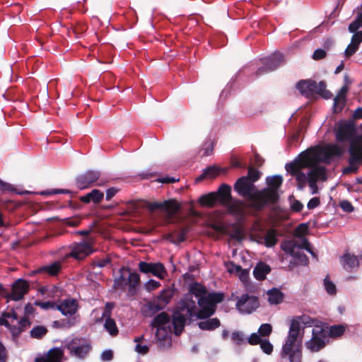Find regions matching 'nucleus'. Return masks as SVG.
Wrapping results in <instances>:
<instances>
[{"mask_svg": "<svg viewBox=\"0 0 362 362\" xmlns=\"http://www.w3.org/2000/svg\"><path fill=\"white\" fill-rule=\"evenodd\" d=\"M172 297V293L169 290H163L156 297V299L160 301L165 307L170 302Z\"/></svg>", "mask_w": 362, "mask_h": 362, "instance_id": "58836bf2", "label": "nucleus"}, {"mask_svg": "<svg viewBox=\"0 0 362 362\" xmlns=\"http://www.w3.org/2000/svg\"><path fill=\"white\" fill-rule=\"evenodd\" d=\"M339 206L344 211L347 213H351L354 210V208L352 206L351 203L347 200L341 201L339 204Z\"/></svg>", "mask_w": 362, "mask_h": 362, "instance_id": "5fc2aeb1", "label": "nucleus"}, {"mask_svg": "<svg viewBox=\"0 0 362 362\" xmlns=\"http://www.w3.org/2000/svg\"><path fill=\"white\" fill-rule=\"evenodd\" d=\"M47 333V329L45 326L37 325L30 332V335L34 339H42Z\"/></svg>", "mask_w": 362, "mask_h": 362, "instance_id": "72a5a7b5", "label": "nucleus"}, {"mask_svg": "<svg viewBox=\"0 0 362 362\" xmlns=\"http://www.w3.org/2000/svg\"><path fill=\"white\" fill-rule=\"evenodd\" d=\"M91 199L95 204L100 203L103 199L104 194L101 191L94 189L91 191Z\"/></svg>", "mask_w": 362, "mask_h": 362, "instance_id": "8fccbe9b", "label": "nucleus"}, {"mask_svg": "<svg viewBox=\"0 0 362 362\" xmlns=\"http://www.w3.org/2000/svg\"><path fill=\"white\" fill-rule=\"evenodd\" d=\"M95 182L96 185L103 186L107 182V180L101 175L100 171L92 170L86 171L76 179V186L80 189H86Z\"/></svg>", "mask_w": 362, "mask_h": 362, "instance_id": "6e6552de", "label": "nucleus"}, {"mask_svg": "<svg viewBox=\"0 0 362 362\" xmlns=\"http://www.w3.org/2000/svg\"><path fill=\"white\" fill-rule=\"evenodd\" d=\"M335 137L339 142H348L349 144L348 148L349 163L351 166L362 164V137L357 134L354 122L350 120L339 122L335 129ZM356 170L357 168L349 167L344 170V173L356 172Z\"/></svg>", "mask_w": 362, "mask_h": 362, "instance_id": "20e7f679", "label": "nucleus"}, {"mask_svg": "<svg viewBox=\"0 0 362 362\" xmlns=\"http://www.w3.org/2000/svg\"><path fill=\"white\" fill-rule=\"evenodd\" d=\"M233 267L235 268V272L238 273L240 280L242 282H247L249 279V271L246 269H242L240 265L233 264Z\"/></svg>", "mask_w": 362, "mask_h": 362, "instance_id": "ea45409f", "label": "nucleus"}, {"mask_svg": "<svg viewBox=\"0 0 362 362\" xmlns=\"http://www.w3.org/2000/svg\"><path fill=\"white\" fill-rule=\"evenodd\" d=\"M231 339L238 345L241 344L245 341L243 334L238 331H235L231 334Z\"/></svg>", "mask_w": 362, "mask_h": 362, "instance_id": "603ef678", "label": "nucleus"}, {"mask_svg": "<svg viewBox=\"0 0 362 362\" xmlns=\"http://www.w3.org/2000/svg\"><path fill=\"white\" fill-rule=\"evenodd\" d=\"M266 181L268 187L263 189L266 190L262 194V202H265V207H270L277 203L279 200L278 190L282 184L283 179L281 175H274L267 177Z\"/></svg>", "mask_w": 362, "mask_h": 362, "instance_id": "0eeeda50", "label": "nucleus"}, {"mask_svg": "<svg viewBox=\"0 0 362 362\" xmlns=\"http://www.w3.org/2000/svg\"><path fill=\"white\" fill-rule=\"evenodd\" d=\"M341 264L344 269L351 272L358 267L359 260L356 255L345 253L341 257Z\"/></svg>", "mask_w": 362, "mask_h": 362, "instance_id": "5701e85b", "label": "nucleus"}, {"mask_svg": "<svg viewBox=\"0 0 362 362\" xmlns=\"http://www.w3.org/2000/svg\"><path fill=\"white\" fill-rule=\"evenodd\" d=\"M281 248L287 254L290 255L294 259L303 265H306L308 262L307 255L303 252V250H307L313 256V252L310 248V244L308 240L301 237L299 241L294 240H284L281 244Z\"/></svg>", "mask_w": 362, "mask_h": 362, "instance_id": "423d86ee", "label": "nucleus"}, {"mask_svg": "<svg viewBox=\"0 0 362 362\" xmlns=\"http://www.w3.org/2000/svg\"><path fill=\"white\" fill-rule=\"evenodd\" d=\"M218 174V169L215 165H210L203 170V173L196 178V182H199L204 178H213Z\"/></svg>", "mask_w": 362, "mask_h": 362, "instance_id": "c756f323", "label": "nucleus"}, {"mask_svg": "<svg viewBox=\"0 0 362 362\" xmlns=\"http://www.w3.org/2000/svg\"><path fill=\"white\" fill-rule=\"evenodd\" d=\"M345 327L341 325H333L329 329V335L332 337H337L344 334Z\"/></svg>", "mask_w": 362, "mask_h": 362, "instance_id": "79ce46f5", "label": "nucleus"}, {"mask_svg": "<svg viewBox=\"0 0 362 362\" xmlns=\"http://www.w3.org/2000/svg\"><path fill=\"white\" fill-rule=\"evenodd\" d=\"M151 274L160 279H163L167 275V272L163 264L156 262L153 264Z\"/></svg>", "mask_w": 362, "mask_h": 362, "instance_id": "7c9ffc66", "label": "nucleus"}, {"mask_svg": "<svg viewBox=\"0 0 362 362\" xmlns=\"http://www.w3.org/2000/svg\"><path fill=\"white\" fill-rule=\"evenodd\" d=\"M223 300V293H207L206 287L201 284H191L189 293L177 303L173 313V324L177 332H182L187 320L193 317L206 319L213 315L216 304Z\"/></svg>", "mask_w": 362, "mask_h": 362, "instance_id": "f257e3e1", "label": "nucleus"}, {"mask_svg": "<svg viewBox=\"0 0 362 362\" xmlns=\"http://www.w3.org/2000/svg\"><path fill=\"white\" fill-rule=\"evenodd\" d=\"M296 87L301 95L306 98L313 97L315 95V81L313 80H300L297 83Z\"/></svg>", "mask_w": 362, "mask_h": 362, "instance_id": "aec40b11", "label": "nucleus"}, {"mask_svg": "<svg viewBox=\"0 0 362 362\" xmlns=\"http://www.w3.org/2000/svg\"><path fill=\"white\" fill-rule=\"evenodd\" d=\"M152 326L153 327H167V326H172L173 327V331L175 335L178 336L182 332H177L174 324H173V315L172 316V319L170 318V315L165 313L162 312L157 315L152 321Z\"/></svg>", "mask_w": 362, "mask_h": 362, "instance_id": "6ab92c4d", "label": "nucleus"}, {"mask_svg": "<svg viewBox=\"0 0 362 362\" xmlns=\"http://www.w3.org/2000/svg\"><path fill=\"white\" fill-rule=\"evenodd\" d=\"M66 346L70 355L78 359L85 358L91 350L90 342L88 339L83 337L74 338Z\"/></svg>", "mask_w": 362, "mask_h": 362, "instance_id": "1a4fd4ad", "label": "nucleus"}, {"mask_svg": "<svg viewBox=\"0 0 362 362\" xmlns=\"http://www.w3.org/2000/svg\"><path fill=\"white\" fill-rule=\"evenodd\" d=\"M358 47L350 43L344 51V55L346 57L352 56L358 50Z\"/></svg>", "mask_w": 362, "mask_h": 362, "instance_id": "bf43d9fd", "label": "nucleus"}, {"mask_svg": "<svg viewBox=\"0 0 362 362\" xmlns=\"http://www.w3.org/2000/svg\"><path fill=\"white\" fill-rule=\"evenodd\" d=\"M271 272L269 265L264 262H259L255 267L253 275L255 278L259 281L264 280L266 276Z\"/></svg>", "mask_w": 362, "mask_h": 362, "instance_id": "a878e982", "label": "nucleus"}, {"mask_svg": "<svg viewBox=\"0 0 362 362\" xmlns=\"http://www.w3.org/2000/svg\"><path fill=\"white\" fill-rule=\"evenodd\" d=\"M320 199L318 197H313L310 199L307 204V207L309 209H313L320 205Z\"/></svg>", "mask_w": 362, "mask_h": 362, "instance_id": "680f3d73", "label": "nucleus"}, {"mask_svg": "<svg viewBox=\"0 0 362 362\" xmlns=\"http://www.w3.org/2000/svg\"><path fill=\"white\" fill-rule=\"evenodd\" d=\"M57 310L64 316H73L78 310V303L74 299H65L57 304Z\"/></svg>", "mask_w": 362, "mask_h": 362, "instance_id": "a211bd4d", "label": "nucleus"}, {"mask_svg": "<svg viewBox=\"0 0 362 362\" xmlns=\"http://www.w3.org/2000/svg\"><path fill=\"white\" fill-rule=\"evenodd\" d=\"M110 262V260L107 258L102 259H95L93 262V267H104Z\"/></svg>", "mask_w": 362, "mask_h": 362, "instance_id": "052dcab7", "label": "nucleus"}, {"mask_svg": "<svg viewBox=\"0 0 362 362\" xmlns=\"http://www.w3.org/2000/svg\"><path fill=\"white\" fill-rule=\"evenodd\" d=\"M146 207L151 212L160 209L165 211L168 216L176 214L180 210V204L175 199L165 200L163 202H147Z\"/></svg>", "mask_w": 362, "mask_h": 362, "instance_id": "f8f14e48", "label": "nucleus"}, {"mask_svg": "<svg viewBox=\"0 0 362 362\" xmlns=\"http://www.w3.org/2000/svg\"><path fill=\"white\" fill-rule=\"evenodd\" d=\"M113 354L111 350H105L101 354V359L105 361H110L112 358Z\"/></svg>", "mask_w": 362, "mask_h": 362, "instance_id": "774afa93", "label": "nucleus"}, {"mask_svg": "<svg viewBox=\"0 0 362 362\" xmlns=\"http://www.w3.org/2000/svg\"><path fill=\"white\" fill-rule=\"evenodd\" d=\"M341 156V150L337 146H329L320 149H308L300 153L292 162L286 163L285 168L296 177L298 189H303L306 183L309 182V173L305 175L302 169H312L314 166H320L318 165L320 161L329 163L334 157Z\"/></svg>", "mask_w": 362, "mask_h": 362, "instance_id": "f03ea898", "label": "nucleus"}, {"mask_svg": "<svg viewBox=\"0 0 362 362\" xmlns=\"http://www.w3.org/2000/svg\"><path fill=\"white\" fill-rule=\"evenodd\" d=\"M312 334V338L305 343V346L312 352L319 351L325 346V339L327 335L323 329L319 327L313 329Z\"/></svg>", "mask_w": 362, "mask_h": 362, "instance_id": "4468645a", "label": "nucleus"}, {"mask_svg": "<svg viewBox=\"0 0 362 362\" xmlns=\"http://www.w3.org/2000/svg\"><path fill=\"white\" fill-rule=\"evenodd\" d=\"M231 187L228 185L222 184L217 192L218 199L223 205H229L231 202Z\"/></svg>", "mask_w": 362, "mask_h": 362, "instance_id": "4be33fe9", "label": "nucleus"}, {"mask_svg": "<svg viewBox=\"0 0 362 362\" xmlns=\"http://www.w3.org/2000/svg\"><path fill=\"white\" fill-rule=\"evenodd\" d=\"M69 192L67 189H54L52 191H43L40 192L42 195H47V194H68Z\"/></svg>", "mask_w": 362, "mask_h": 362, "instance_id": "0e129e2a", "label": "nucleus"}, {"mask_svg": "<svg viewBox=\"0 0 362 362\" xmlns=\"http://www.w3.org/2000/svg\"><path fill=\"white\" fill-rule=\"evenodd\" d=\"M303 208V204L298 200H294L291 204V209L296 212H300Z\"/></svg>", "mask_w": 362, "mask_h": 362, "instance_id": "69168bd1", "label": "nucleus"}, {"mask_svg": "<svg viewBox=\"0 0 362 362\" xmlns=\"http://www.w3.org/2000/svg\"><path fill=\"white\" fill-rule=\"evenodd\" d=\"M272 331V327L270 324L264 323L261 325L258 329V332L262 337H268Z\"/></svg>", "mask_w": 362, "mask_h": 362, "instance_id": "c03bdc74", "label": "nucleus"}, {"mask_svg": "<svg viewBox=\"0 0 362 362\" xmlns=\"http://www.w3.org/2000/svg\"><path fill=\"white\" fill-rule=\"evenodd\" d=\"M119 189L116 187H110L106 190L105 199L106 200H110L117 192Z\"/></svg>", "mask_w": 362, "mask_h": 362, "instance_id": "e2e57ef3", "label": "nucleus"}, {"mask_svg": "<svg viewBox=\"0 0 362 362\" xmlns=\"http://www.w3.org/2000/svg\"><path fill=\"white\" fill-rule=\"evenodd\" d=\"M104 327L105 330L112 336H115L118 333V329L115 320L110 317L105 320Z\"/></svg>", "mask_w": 362, "mask_h": 362, "instance_id": "4c0bfd02", "label": "nucleus"}, {"mask_svg": "<svg viewBox=\"0 0 362 362\" xmlns=\"http://www.w3.org/2000/svg\"><path fill=\"white\" fill-rule=\"evenodd\" d=\"M314 320L308 315H303L295 317L291 322L289 331L285 343L283 344L281 358L283 362H301L302 337L300 330L306 327H312Z\"/></svg>", "mask_w": 362, "mask_h": 362, "instance_id": "7ed1b4c3", "label": "nucleus"}, {"mask_svg": "<svg viewBox=\"0 0 362 362\" xmlns=\"http://www.w3.org/2000/svg\"><path fill=\"white\" fill-rule=\"evenodd\" d=\"M324 286L326 291L329 294L334 295L336 293V286L334 284L332 281H331L327 276L324 279Z\"/></svg>", "mask_w": 362, "mask_h": 362, "instance_id": "a18cd8bd", "label": "nucleus"}, {"mask_svg": "<svg viewBox=\"0 0 362 362\" xmlns=\"http://www.w3.org/2000/svg\"><path fill=\"white\" fill-rule=\"evenodd\" d=\"M29 289L28 281L23 279H17L12 285L11 293L8 291L7 298L14 301L21 300Z\"/></svg>", "mask_w": 362, "mask_h": 362, "instance_id": "dca6fc26", "label": "nucleus"}, {"mask_svg": "<svg viewBox=\"0 0 362 362\" xmlns=\"http://www.w3.org/2000/svg\"><path fill=\"white\" fill-rule=\"evenodd\" d=\"M62 269L61 262L55 261L49 264L42 266L37 269L35 273H45L49 276H56Z\"/></svg>", "mask_w": 362, "mask_h": 362, "instance_id": "393cba45", "label": "nucleus"}, {"mask_svg": "<svg viewBox=\"0 0 362 362\" xmlns=\"http://www.w3.org/2000/svg\"><path fill=\"white\" fill-rule=\"evenodd\" d=\"M268 301L271 305H278L283 301L284 293L276 288L269 290L267 293Z\"/></svg>", "mask_w": 362, "mask_h": 362, "instance_id": "bb28decb", "label": "nucleus"}, {"mask_svg": "<svg viewBox=\"0 0 362 362\" xmlns=\"http://www.w3.org/2000/svg\"><path fill=\"white\" fill-rule=\"evenodd\" d=\"M140 283V276L136 272H130L128 279H126L123 275L115 279L114 286L117 288H123L128 285L129 292L134 295L136 293Z\"/></svg>", "mask_w": 362, "mask_h": 362, "instance_id": "ddd939ff", "label": "nucleus"}, {"mask_svg": "<svg viewBox=\"0 0 362 362\" xmlns=\"http://www.w3.org/2000/svg\"><path fill=\"white\" fill-rule=\"evenodd\" d=\"M160 286V284L159 281H156L154 279H149L145 284L144 288L146 291H153L157 288H158Z\"/></svg>", "mask_w": 362, "mask_h": 362, "instance_id": "864d4df0", "label": "nucleus"}, {"mask_svg": "<svg viewBox=\"0 0 362 362\" xmlns=\"http://www.w3.org/2000/svg\"><path fill=\"white\" fill-rule=\"evenodd\" d=\"M156 327V337L160 341L170 338V334L172 332H174L173 327L172 326H167V327L162 326Z\"/></svg>", "mask_w": 362, "mask_h": 362, "instance_id": "c85d7f7f", "label": "nucleus"}, {"mask_svg": "<svg viewBox=\"0 0 362 362\" xmlns=\"http://www.w3.org/2000/svg\"><path fill=\"white\" fill-rule=\"evenodd\" d=\"M154 263H148L146 262L141 261L139 263V271L144 274H148L151 272V269H153V265Z\"/></svg>", "mask_w": 362, "mask_h": 362, "instance_id": "09e8293b", "label": "nucleus"}, {"mask_svg": "<svg viewBox=\"0 0 362 362\" xmlns=\"http://www.w3.org/2000/svg\"><path fill=\"white\" fill-rule=\"evenodd\" d=\"M234 189L240 196L247 199L254 209L261 210L265 207L262 194L266 189H257L248 177L243 176L238 178L234 184Z\"/></svg>", "mask_w": 362, "mask_h": 362, "instance_id": "39448f33", "label": "nucleus"}, {"mask_svg": "<svg viewBox=\"0 0 362 362\" xmlns=\"http://www.w3.org/2000/svg\"><path fill=\"white\" fill-rule=\"evenodd\" d=\"M326 169L325 166H314L309 170V187L311 189V194H315L317 193V181L318 180H326Z\"/></svg>", "mask_w": 362, "mask_h": 362, "instance_id": "2eb2a0df", "label": "nucleus"}, {"mask_svg": "<svg viewBox=\"0 0 362 362\" xmlns=\"http://www.w3.org/2000/svg\"><path fill=\"white\" fill-rule=\"evenodd\" d=\"M284 54L279 52H275L267 57L260 59L262 64L257 71V75H261L274 71L284 62Z\"/></svg>", "mask_w": 362, "mask_h": 362, "instance_id": "9b49d317", "label": "nucleus"}, {"mask_svg": "<svg viewBox=\"0 0 362 362\" xmlns=\"http://www.w3.org/2000/svg\"><path fill=\"white\" fill-rule=\"evenodd\" d=\"M76 323V317H74L68 320H63L61 321L57 320L53 322V326L57 328H70L74 326Z\"/></svg>", "mask_w": 362, "mask_h": 362, "instance_id": "c9c22d12", "label": "nucleus"}, {"mask_svg": "<svg viewBox=\"0 0 362 362\" xmlns=\"http://www.w3.org/2000/svg\"><path fill=\"white\" fill-rule=\"evenodd\" d=\"M213 150L214 141L211 139H208L204 143L201 151H202L203 156H208L212 153Z\"/></svg>", "mask_w": 362, "mask_h": 362, "instance_id": "a19ab883", "label": "nucleus"}, {"mask_svg": "<svg viewBox=\"0 0 362 362\" xmlns=\"http://www.w3.org/2000/svg\"><path fill=\"white\" fill-rule=\"evenodd\" d=\"M326 52L323 49H317L313 54V59L315 60H320L324 59L326 57Z\"/></svg>", "mask_w": 362, "mask_h": 362, "instance_id": "13d9d810", "label": "nucleus"}, {"mask_svg": "<svg viewBox=\"0 0 362 362\" xmlns=\"http://www.w3.org/2000/svg\"><path fill=\"white\" fill-rule=\"evenodd\" d=\"M259 306V298L248 293H243L237 297L235 308L243 315L251 314Z\"/></svg>", "mask_w": 362, "mask_h": 362, "instance_id": "9d476101", "label": "nucleus"}, {"mask_svg": "<svg viewBox=\"0 0 362 362\" xmlns=\"http://www.w3.org/2000/svg\"><path fill=\"white\" fill-rule=\"evenodd\" d=\"M257 242L258 243L262 244L267 247L274 246L277 243V235L276 230H267L265 235L259 238Z\"/></svg>", "mask_w": 362, "mask_h": 362, "instance_id": "b1692460", "label": "nucleus"}, {"mask_svg": "<svg viewBox=\"0 0 362 362\" xmlns=\"http://www.w3.org/2000/svg\"><path fill=\"white\" fill-rule=\"evenodd\" d=\"M147 306L148 310L153 313L161 310L165 308V306L163 305V304L156 298H155L153 301L149 302Z\"/></svg>", "mask_w": 362, "mask_h": 362, "instance_id": "37998d69", "label": "nucleus"}, {"mask_svg": "<svg viewBox=\"0 0 362 362\" xmlns=\"http://www.w3.org/2000/svg\"><path fill=\"white\" fill-rule=\"evenodd\" d=\"M218 200V194L216 192H211L202 195L199 198V203L202 205L213 206Z\"/></svg>", "mask_w": 362, "mask_h": 362, "instance_id": "2f4dec72", "label": "nucleus"}, {"mask_svg": "<svg viewBox=\"0 0 362 362\" xmlns=\"http://www.w3.org/2000/svg\"><path fill=\"white\" fill-rule=\"evenodd\" d=\"M35 305L40 307L44 310H57V303L51 301L39 302L35 301Z\"/></svg>", "mask_w": 362, "mask_h": 362, "instance_id": "49530a36", "label": "nucleus"}, {"mask_svg": "<svg viewBox=\"0 0 362 362\" xmlns=\"http://www.w3.org/2000/svg\"><path fill=\"white\" fill-rule=\"evenodd\" d=\"M93 252L91 245L85 241L73 244L70 256L76 259H83Z\"/></svg>", "mask_w": 362, "mask_h": 362, "instance_id": "f3484780", "label": "nucleus"}, {"mask_svg": "<svg viewBox=\"0 0 362 362\" xmlns=\"http://www.w3.org/2000/svg\"><path fill=\"white\" fill-rule=\"evenodd\" d=\"M347 91L348 88L346 86H344L343 87L341 88L339 93L334 99V107H336L337 105L343 106L344 105Z\"/></svg>", "mask_w": 362, "mask_h": 362, "instance_id": "e433bc0d", "label": "nucleus"}, {"mask_svg": "<svg viewBox=\"0 0 362 362\" xmlns=\"http://www.w3.org/2000/svg\"><path fill=\"white\" fill-rule=\"evenodd\" d=\"M262 340L259 334L252 333L248 339V343L252 345L260 344Z\"/></svg>", "mask_w": 362, "mask_h": 362, "instance_id": "4d7b16f0", "label": "nucleus"}, {"mask_svg": "<svg viewBox=\"0 0 362 362\" xmlns=\"http://www.w3.org/2000/svg\"><path fill=\"white\" fill-rule=\"evenodd\" d=\"M247 177H248L250 181H252V183L254 184L256 181H257L259 179L260 172L252 168H249L248 175Z\"/></svg>", "mask_w": 362, "mask_h": 362, "instance_id": "3c124183", "label": "nucleus"}, {"mask_svg": "<svg viewBox=\"0 0 362 362\" xmlns=\"http://www.w3.org/2000/svg\"><path fill=\"white\" fill-rule=\"evenodd\" d=\"M356 16L354 21L351 23L349 25V31L350 33L356 32L358 28L362 27V11H355Z\"/></svg>", "mask_w": 362, "mask_h": 362, "instance_id": "473e14b6", "label": "nucleus"}, {"mask_svg": "<svg viewBox=\"0 0 362 362\" xmlns=\"http://www.w3.org/2000/svg\"><path fill=\"white\" fill-rule=\"evenodd\" d=\"M259 345L262 351L267 354H271L273 351V345L268 339H263Z\"/></svg>", "mask_w": 362, "mask_h": 362, "instance_id": "de8ad7c7", "label": "nucleus"}, {"mask_svg": "<svg viewBox=\"0 0 362 362\" xmlns=\"http://www.w3.org/2000/svg\"><path fill=\"white\" fill-rule=\"evenodd\" d=\"M64 351L60 348H54L47 355L37 358L35 362H62Z\"/></svg>", "mask_w": 362, "mask_h": 362, "instance_id": "412c9836", "label": "nucleus"}, {"mask_svg": "<svg viewBox=\"0 0 362 362\" xmlns=\"http://www.w3.org/2000/svg\"><path fill=\"white\" fill-rule=\"evenodd\" d=\"M315 95L318 94L325 98H329L331 96V93L326 90V83L323 81L317 83L315 82V88L314 90Z\"/></svg>", "mask_w": 362, "mask_h": 362, "instance_id": "f704fd0d", "label": "nucleus"}, {"mask_svg": "<svg viewBox=\"0 0 362 362\" xmlns=\"http://www.w3.org/2000/svg\"><path fill=\"white\" fill-rule=\"evenodd\" d=\"M221 323L218 318H209L199 322V327L202 330H214L220 326Z\"/></svg>", "mask_w": 362, "mask_h": 362, "instance_id": "cd10ccee", "label": "nucleus"}, {"mask_svg": "<svg viewBox=\"0 0 362 362\" xmlns=\"http://www.w3.org/2000/svg\"><path fill=\"white\" fill-rule=\"evenodd\" d=\"M353 33L354 35L351 37V43L358 47L360 43L362 42V32L356 30Z\"/></svg>", "mask_w": 362, "mask_h": 362, "instance_id": "6e6d98bb", "label": "nucleus"}, {"mask_svg": "<svg viewBox=\"0 0 362 362\" xmlns=\"http://www.w3.org/2000/svg\"><path fill=\"white\" fill-rule=\"evenodd\" d=\"M148 346L147 345H141L137 344L135 346V351L141 354H146L148 351Z\"/></svg>", "mask_w": 362, "mask_h": 362, "instance_id": "338daca9", "label": "nucleus"}]
</instances>
